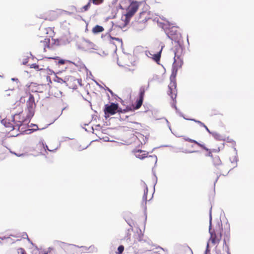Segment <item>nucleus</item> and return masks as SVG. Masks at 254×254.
Instances as JSON below:
<instances>
[{"label":"nucleus","instance_id":"obj_24","mask_svg":"<svg viewBox=\"0 0 254 254\" xmlns=\"http://www.w3.org/2000/svg\"><path fill=\"white\" fill-rule=\"evenodd\" d=\"M143 99H137L135 103V105L134 107V109H139L142 105V102H143Z\"/></svg>","mask_w":254,"mask_h":254},{"label":"nucleus","instance_id":"obj_38","mask_svg":"<svg viewBox=\"0 0 254 254\" xmlns=\"http://www.w3.org/2000/svg\"><path fill=\"white\" fill-rule=\"evenodd\" d=\"M210 221L211 220V211L210 212Z\"/></svg>","mask_w":254,"mask_h":254},{"label":"nucleus","instance_id":"obj_2","mask_svg":"<svg viewBox=\"0 0 254 254\" xmlns=\"http://www.w3.org/2000/svg\"><path fill=\"white\" fill-rule=\"evenodd\" d=\"M211 226L210 225L209 228V233L210 234L209 242L213 245L218 244L222 238L223 232L222 225L218 224L213 229L211 228Z\"/></svg>","mask_w":254,"mask_h":254},{"label":"nucleus","instance_id":"obj_29","mask_svg":"<svg viewBox=\"0 0 254 254\" xmlns=\"http://www.w3.org/2000/svg\"><path fill=\"white\" fill-rule=\"evenodd\" d=\"M30 68H34L36 69H39V65L36 64H31L30 65Z\"/></svg>","mask_w":254,"mask_h":254},{"label":"nucleus","instance_id":"obj_4","mask_svg":"<svg viewBox=\"0 0 254 254\" xmlns=\"http://www.w3.org/2000/svg\"><path fill=\"white\" fill-rule=\"evenodd\" d=\"M185 140H186L189 142L194 143L197 144L199 147H200L202 149L208 151V156H210V157H212V152H219L221 149H222L224 148V144H222L221 147H218L217 149H213L212 150H210V149H208L204 145V144H201L195 140H193V139H190L189 138H185Z\"/></svg>","mask_w":254,"mask_h":254},{"label":"nucleus","instance_id":"obj_11","mask_svg":"<svg viewBox=\"0 0 254 254\" xmlns=\"http://www.w3.org/2000/svg\"><path fill=\"white\" fill-rule=\"evenodd\" d=\"M27 107L30 113H32L36 107L34 97L33 95L30 94L28 100L26 102Z\"/></svg>","mask_w":254,"mask_h":254},{"label":"nucleus","instance_id":"obj_22","mask_svg":"<svg viewBox=\"0 0 254 254\" xmlns=\"http://www.w3.org/2000/svg\"><path fill=\"white\" fill-rule=\"evenodd\" d=\"M217 254H230L229 248L226 245L222 250H217Z\"/></svg>","mask_w":254,"mask_h":254},{"label":"nucleus","instance_id":"obj_23","mask_svg":"<svg viewBox=\"0 0 254 254\" xmlns=\"http://www.w3.org/2000/svg\"><path fill=\"white\" fill-rule=\"evenodd\" d=\"M146 89L144 86H142L139 89V98L143 99H144L145 92Z\"/></svg>","mask_w":254,"mask_h":254},{"label":"nucleus","instance_id":"obj_19","mask_svg":"<svg viewBox=\"0 0 254 254\" xmlns=\"http://www.w3.org/2000/svg\"><path fill=\"white\" fill-rule=\"evenodd\" d=\"M66 62L68 63L72 64H74L75 66H76L78 68H81L84 66L83 63L82 62V61L80 60H79L76 62H71V61H68V60L66 61Z\"/></svg>","mask_w":254,"mask_h":254},{"label":"nucleus","instance_id":"obj_31","mask_svg":"<svg viewBox=\"0 0 254 254\" xmlns=\"http://www.w3.org/2000/svg\"><path fill=\"white\" fill-rule=\"evenodd\" d=\"M194 122H195L196 123H197V124H198L200 126H202V127H204L205 126V124L203 123H202L201 122L199 121H196L195 120H193Z\"/></svg>","mask_w":254,"mask_h":254},{"label":"nucleus","instance_id":"obj_10","mask_svg":"<svg viewBox=\"0 0 254 254\" xmlns=\"http://www.w3.org/2000/svg\"><path fill=\"white\" fill-rule=\"evenodd\" d=\"M50 40L48 38H45L43 40H40L39 44V47L43 48L44 52H46L48 50L52 51L53 50V46L50 45Z\"/></svg>","mask_w":254,"mask_h":254},{"label":"nucleus","instance_id":"obj_39","mask_svg":"<svg viewBox=\"0 0 254 254\" xmlns=\"http://www.w3.org/2000/svg\"><path fill=\"white\" fill-rule=\"evenodd\" d=\"M233 143H234V144H236V142H235V141H233Z\"/></svg>","mask_w":254,"mask_h":254},{"label":"nucleus","instance_id":"obj_27","mask_svg":"<svg viewBox=\"0 0 254 254\" xmlns=\"http://www.w3.org/2000/svg\"><path fill=\"white\" fill-rule=\"evenodd\" d=\"M91 6V3L90 2V1H89V2H88V3L84 5L82 8V11H86L87 10H88V9L90 8Z\"/></svg>","mask_w":254,"mask_h":254},{"label":"nucleus","instance_id":"obj_12","mask_svg":"<svg viewBox=\"0 0 254 254\" xmlns=\"http://www.w3.org/2000/svg\"><path fill=\"white\" fill-rule=\"evenodd\" d=\"M183 64V60L181 56L178 55L176 52L175 53L174 62L173 64L174 69L177 71L178 67H181Z\"/></svg>","mask_w":254,"mask_h":254},{"label":"nucleus","instance_id":"obj_7","mask_svg":"<svg viewBox=\"0 0 254 254\" xmlns=\"http://www.w3.org/2000/svg\"><path fill=\"white\" fill-rule=\"evenodd\" d=\"M61 12L60 10H50L46 12L41 18L46 20L54 21L58 18Z\"/></svg>","mask_w":254,"mask_h":254},{"label":"nucleus","instance_id":"obj_34","mask_svg":"<svg viewBox=\"0 0 254 254\" xmlns=\"http://www.w3.org/2000/svg\"><path fill=\"white\" fill-rule=\"evenodd\" d=\"M203 127L205 128V129H206V130H207V131H208L210 134H212V133L213 132L210 131V130L208 129V128L207 127V126H206V125H205V126H204Z\"/></svg>","mask_w":254,"mask_h":254},{"label":"nucleus","instance_id":"obj_9","mask_svg":"<svg viewBox=\"0 0 254 254\" xmlns=\"http://www.w3.org/2000/svg\"><path fill=\"white\" fill-rule=\"evenodd\" d=\"M150 18V11L145 9L139 13V16L137 17V21L139 23H145Z\"/></svg>","mask_w":254,"mask_h":254},{"label":"nucleus","instance_id":"obj_3","mask_svg":"<svg viewBox=\"0 0 254 254\" xmlns=\"http://www.w3.org/2000/svg\"><path fill=\"white\" fill-rule=\"evenodd\" d=\"M177 85L176 82L174 81H171L168 85V90L167 93L170 95L172 100V107L176 109V98L177 97V90L176 89Z\"/></svg>","mask_w":254,"mask_h":254},{"label":"nucleus","instance_id":"obj_16","mask_svg":"<svg viewBox=\"0 0 254 254\" xmlns=\"http://www.w3.org/2000/svg\"><path fill=\"white\" fill-rule=\"evenodd\" d=\"M77 247L73 245H67L64 247L65 254H74Z\"/></svg>","mask_w":254,"mask_h":254},{"label":"nucleus","instance_id":"obj_6","mask_svg":"<svg viewBox=\"0 0 254 254\" xmlns=\"http://www.w3.org/2000/svg\"><path fill=\"white\" fill-rule=\"evenodd\" d=\"M118 110V105L112 103L110 105L106 104L104 110L105 117H109L110 115H114Z\"/></svg>","mask_w":254,"mask_h":254},{"label":"nucleus","instance_id":"obj_15","mask_svg":"<svg viewBox=\"0 0 254 254\" xmlns=\"http://www.w3.org/2000/svg\"><path fill=\"white\" fill-rule=\"evenodd\" d=\"M133 153L136 158L140 159H145L148 154V152L146 151L140 149L133 151Z\"/></svg>","mask_w":254,"mask_h":254},{"label":"nucleus","instance_id":"obj_30","mask_svg":"<svg viewBox=\"0 0 254 254\" xmlns=\"http://www.w3.org/2000/svg\"><path fill=\"white\" fill-rule=\"evenodd\" d=\"M45 57L48 59H57V58H58V57H56L55 56H51V55H47L45 56Z\"/></svg>","mask_w":254,"mask_h":254},{"label":"nucleus","instance_id":"obj_1","mask_svg":"<svg viewBox=\"0 0 254 254\" xmlns=\"http://www.w3.org/2000/svg\"><path fill=\"white\" fill-rule=\"evenodd\" d=\"M141 3V2L133 0H122L120 6L122 9L127 10L126 18H130L137 11Z\"/></svg>","mask_w":254,"mask_h":254},{"label":"nucleus","instance_id":"obj_36","mask_svg":"<svg viewBox=\"0 0 254 254\" xmlns=\"http://www.w3.org/2000/svg\"><path fill=\"white\" fill-rule=\"evenodd\" d=\"M46 147L50 151H53L55 150V149H49L47 145H46Z\"/></svg>","mask_w":254,"mask_h":254},{"label":"nucleus","instance_id":"obj_14","mask_svg":"<svg viewBox=\"0 0 254 254\" xmlns=\"http://www.w3.org/2000/svg\"><path fill=\"white\" fill-rule=\"evenodd\" d=\"M154 52L155 50L148 52L150 57L152 58L154 61L158 63L161 58L162 49H160L156 54H155Z\"/></svg>","mask_w":254,"mask_h":254},{"label":"nucleus","instance_id":"obj_32","mask_svg":"<svg viewBox=\"0 0 254 254\" xmlns=\"http://www.w3.org/2000/svg\"><path fill=\"white\" fill-rule=\"evenodd\" d=\"M58 63H59V64H64L65 63H67V62H66V61H65L64 60H60L59 61Z\"/></svg>","mask_w":254,"mask_h":254},{"label":"nucleus","instance_id":"obj_17","mask_svg":"<svg viewBox=\"0 0 254 254\" xmlns=\"http://www.w3.org/2000/svg\"><path fill=\"white\" fill-rule=\"evenodd\" d=\"M2 122L5 127L8 128L9 131L13 130L14 129L17 130V128L15 127L14 124L11 122H10L9 120L7 121V120H3Z\"/></svg>","mask_w":254,"mask_h":254},{"label":"nucleus","instance_id":"obj_21","mask_svg":"<svg viewBox=\"0 0 254 254\" xmlns=\"http://www.w3.org/2000/svg\"><path fill=\"white\" fill-rule=\"evenodd\" d=\"M104 30V28L100 25H97L92 28V32L94 34H97L103 32Z\"/></svg>","mask_w":254,"mask_h":254},{"label":"nucleus","instance_id":"obj_20","mask_svg":"<svg viewBox=\"0 0 254 254\" xmlns=\"http://www.w3.org/2000/svg\"><path fill=\"white\" fill-rule=\"evenodd\" d=\"M212 162L213 165L216 167H219L222 165V162L218 156L213 157Z\"/></svg>","mask_w":254,"mask_h":254},{"label":"nucleus","instance_id":"obj_8","mask_svg":"<svg viewBox=\"0 0 254 254\" xmlns=\"http://www.w3.org/2000/svg\"><path fill=\"white\" fill-rule=\"evenodd\" d=\"M140 188L141 190L143 191L142 203L146 204L147 201L150 200L152 198V194L150 193L148 196V188L144 182H142L140 183Z\"/></svg>","mask_w":254,"mask_h":254},{"label":"nucleus","instance_id":"obj_5","mask_svg":"<svg viewBox=\"0 0 254 254\" xmlns=\"http://www.w3.org/2000/svg\"><path fill=\"white\" fill-rule=\"evenodd\" d=\"M11 122H12L15 127L18 130L19 127L22 125L23 123L25 121L24 117L22 114V112L19 114H15L11 117Z\"/></svg>","mask_w":254,"mask_h":254},{"label":"nucleus","instance_id":"obj_25","mask_svg":"<svg viewBox=\"0 0 254 254\" xmlns=\"http://www.w3.org/2000/svg\"><path fill=\"white\" fill-rule=\"evenodd\" d=\"M211 134L215 139L217 140H220L222 139L221 135L216 132H213Z\"/></svg>","mask_w":254,"mask_h":254},{"label":"nucleus","instance_id":"obj_18","mask_svg":"<svg viewBox=\"0 0 254 254\" xmlns=\"http://www.w3.org/2000/svg\"><path fill=\"white\" fill-rule=\"evenodd\" d=\"M109 41L111 44L116 46V43L118 45L122 44V40L119 38L113 37L110 35L109 36Z\"/></svg>","mask_w":254,"mask_h":254},{"label":"nucleus","instance_id":"obj_35","mask_svg":"<svg viewBox=\"0 0 254 254\" xmlns=\"http://www.w3.org/2000/svg\"><path fill=\"white\" fill-rule=\"evenodd\" d=\"M52 40L55 41V44H56L57 46L59 45V41L58 40H56L53 39H52Z\"/></svg>","mask_w":254,"mask_h":254},{"label":"nucleus","instance_id":"obj_37","mask_svg":"<svg viewBox=\"0 0 254 254\" xmlns=\"http://www.w3.org/2000/svg\"><path fill=\"white\" fill-rule=\"evenodd\" d=\"M21 250H22V254H24L25 253H24V250L21 249ZM42 254H47V253Z\"/></svg>","mask_w":254,"mask_h":254},{"label":"nucleus","instance_id":"obj_28","mask_svg":"<svg viewBox=\"0 0 254 254\" xmlns=\"http://www.w3.org/2000/svg\"><path fill=\"white\" fill-rule=\"evenodd\" d=\"M124 250V247L123 245L120 246L118 248V254H122Z\"/></svg>","mask_w":254,"mask_h":254},{"label":"nucleus","instance_id":"obj_33","mask_svg":"<svg viewBox=\"0 0 254 254\" xmlns=\"http://www.w3.org/2000/svg\"><path fill=\"white\" fill-rule=\"evenodd\" d=\"M126 110H122L121 108L118 107V110L117 111V113L119 114L125 113L126 112Z\"/></svg>","mask_w":254,"mask_h":254},{"label":"nucleus","instance_id":"obj_13","mask_svg":"<svg viewBox=\"0 0 254 254\" xmlns=\"http://www.w3.org/2000/svg\"><path fill=\"white\" fill-rule=\"evenodd\" d=\"M145 163L147 165L153 166L157 161V158L156 155H147V157H145Z\"/></svg>","mask_w":254,"mask_h":254},{"label":"nucleus","instance_id":"obj_26","mask_svg":"<svg viewBox=\"0 0 254 254\" xmlns=\"http://www.w3.org/2000/svg\"><path fill=\"white\" fill-rule=\"evenodd\" d=\"M90 3H93L95 5H99L102 3L104 0H89Z\"/></svg>","mask_w":254,"mask_h":254},{"label":"nucleus","instance_id":"obj_40","mask_svg":"<svg viewBox=\"0 0 254 254\" xmlns=\"http://www.w3.org/2000/svg\"><path fill=\"white\" fill-rule=\"evenodd\" d=\"M224 242L225 244L226 245V241H225V240H224Z\"/></svg>","mask_w":254,"mask_h":254}]
</instances>
